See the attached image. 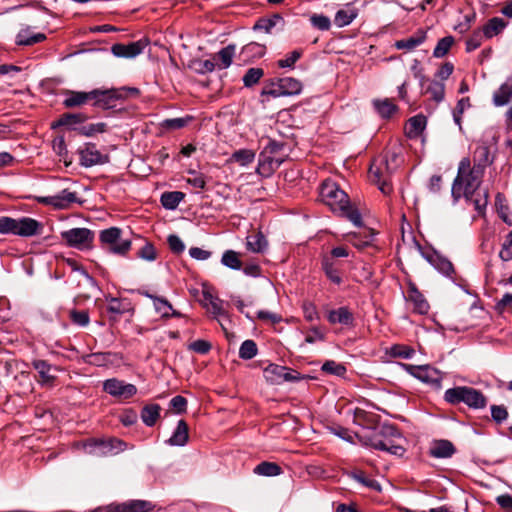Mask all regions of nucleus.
<instances>
[{
    "label": "nucleus",
    "mask_w": 512,
    "mask_h": 512,
    "mask_svg": "<svg viewBox=\"0 0 512 512\" xmlns=\"http://www.w3.org/2000/svg\"><path fill=\"white\" fill-rule=\"evenodd\" d=\"M484 167L475 164L471 167L469 158H463L458 167L457 176L453 181L451 194L455 202L462 196L473 203L475 209L482 213L488 204V192L480 191Z\"/></svg>",
    "instance_id": "f257e3e1"
},
{
    "label": "nucleus",
    "mask_w": 512,
    "mask_h": 512,
    "mask_svg": "<svg viewBox=\"0 0 512 512\" xmlns=\"http://www.w3.org/2000/svg\"><path fill=\"white\" fill-rule=\"evenodd\" d=\"M361 439L365 445L388 452L392 455L401 456L405 452L402 446L403 436L400 431L391 424H382L372 429H367L361 435Z\"/></svg>",
    "instance_id": "f03ea898"
},
{
    "label": "nucleus",
    "mask_w": 512,
    "mask_h": 512,
    "mask_svg": "<svg viewBox=\"0 0 512 512\" xmlns=\"http://www.w3.org/2000/svg\"><path fill=\"white\" fill-rule=\"evenodd\" d=\"M444 400L450 405L464 403L470 409L479 410L487 406V397L478 389L470 386H455L444 393Z\"/></svg>",
    "instance_id": "7ed1b4c3"
},
{
    "label": "nucleus",
    "mask_w": 512,
    "mask_h": 512,
    "mask_svg": "<svg viewBox=\"0 0 512 512\" xmlns=\"http://www.w3.org/2000/svg\"><path fill=\"white\" fill-rule=\"evenodd\" d=\"M42 230V223L36 219L30 217L14 219L8 216H0V234L32 237L41 234Z\"/></svg>",
    "instance_id": "20e7f679"
},
{
    "label": "nucleus",
    "mask_w": 512,
    "mask_h": 512,
    "mask_svg": "<svg viewBox=\"0 0 512 512\" xmlns=\"http://www.w3.org/2000/svg\"><path fill=\"white\" fill-rule=\"evenodd\" d=\"M140 93L138 88L135 87H122L113 89H94L92 94V105L102 109H111L116 106L118 100H124L129 97H136Z\"/></svg>",
    "instance_id": "39448f33"
},
{
    "label": "nucleus",
    "mask_w": 512,
    "mask_h": 512,
    "mask_svg": "<svg viewBox=\"0 0 512 512\" xmlns=\"http://www.w3.org/2000/svg\"><path fill=\"white\" fill-rule=\"evenodd\" d=\"M395 167L390 166L388 156H382L373 160L369 168V176L372 182L378 185L383 194H390L393 190L390 178Z\"/></svg>",
    "instance_id": "423d86ee"
},
{
    "label": "nucleus",
    "mask_w": 512,
    "mask_h": 512,
    "mask_svg": "<svg viewBox=\"0 0 512 512\" xmlns=\"http://www.w3.org/2000/svg\"><path fill=\"white\" fill-rule=\"evenodd\" d=\"M320 196L323 202L335 212L346 207L349 202L346 192L336 182L329 179L322 183Z\"/></svg>",
    "instance_id": "0eeeda50"
},
{
    "label": "nucleus",
    "mask_w": 512,
    "mask_h": 512,
    "mask_svg": "<svg viewBox=\"0 0 512 512\" xmlns=\"http://www.w3.org/2000/svg\"><path fill=\"white\" fill-rule=\"evenodd\" d=\"M121 234L120 228L110 227L100 232L99 239L108 252L124 256L131 248V241L121 239Z\"/></svg>",
    "instance_id": "6e6552de"
},
{
    "label": "nucleus",
    "mask_w": 512,
    "mask_h": 512,
    "mask_svg": "<svg viewBox=\"0 0 512 512\" xmlns=\"http://www.w3.org/2000/svg\"><path fill=\"white\" fill-rule=\"evenodd\" d=\"M61 239L67 246L78 250H86L92 247L95 234L88 228H72L61 232Z\"/></svg>",
    "instance_id": "1a4fd4ad"
},
{
    "label": "nucleus",
    "mask_w": 512,
    "mask_h": 512,
    "mask_svg": "<svg viewBox=\"0 0 512 512\" xmlns=\"http://www.w3.org/2000/svg\"><path fill=\"white\" fill-rule=\"evenodd\" d=\"M125 447L126 443L117 438H110L108 440L90 438L84 443L86 452L97 456L118 453L119 451H123Z\"/></svg>",
    "instance_id": "9d476101"
},
{
    "label": "nucleus",
    "mask_w": 512,
    "mask_h": 512,
    "mask_svg": "<svg viewBox=\"0 0 512 512\" xmlns=\"http://www.w3.org/2000/svg\"><path fill=\"white\" fill-rule=\"evenodd\" d=\"M401 365L406 372L423 383L430 384L436 388L441 386L443 379L442 373L431 365H412L406 363H402Z\"/></svg>",
    "instance_id": "9b49d317"
},
{
    "label": "nucleus",
    "mask_w": 512,
    "mask_h": 512,
    "mask_svg": "<svg viewBox=\"0 0 512 512\" xmlns=\"http://www.w3.org/2000/svg\"><path fill=\"white\" fill-rule=\"evenodd\" d=\"M77 153L79 155V164L85 168L109 162V155L98 150L96 144L92 142L84 143L78 148Z\"/></svg>",
    "instance_id": "f8f14e48"
},
{
    "label": "nucleus",
    "mask_w": 512,
    "mask_h": 512,
    "mask_svg": "<svg viewBox=\"0 0 512 512\" xmlns=\"http://www.w3.org/2000/svg\"><path fill=\"white\" fill-rule=\"evenodd\" d=\"M263 372L265 379L273 385L294 382L300 379L299 372L277 364H269Z\"/></svg>",
    "instance_id": "ddd939ff"
},
{
    "label": "nucleus",
    "mask_w": 512,
    "mask_h": 512,
    "mask_svg": "<svg viewBox=\"0 0 512 512\" xmlns=\"http://www.w3.org/2000/svg\"><path fill=\"white\" fill-rule=\"evenodd\" d=\"M103 390L109 395L127 400L137 393V387L134 384L125 383L117 378H110L104 381Z\"/></svg>",
    "instance_id": "4468645a"
},
{
    "label": "nucleus",
    "mask_w": 512,
    "mask_h": 512,
    "mask_svg": "<svg viewBox=\"0 0 512 512\" xmlns=\"http://www.w3.org/2000/svg\"><path fill=\"white\" fill-rule=\"evenodd\" d=\"M31 365L38 373L39 377L37 378V382L41 386H54V383L57 379L56 373L60 371L57 366L52 365L43 359H34L31 362Z\"/></svg>",
    "instance_id": "2eb2a0df"
},
{
    "label": "nucleus",
    "mask_w": 512,
    "mask_h": 512,
    "mask_svg": "<svg viewBox=\"0 0 512 512\" xmlns=\"http://www.w3.org/2000/svg\"><path fill=\"white\" fill-rule=\"evenodd\" d=\"M155 508L156 505L151 501L140 499L110 504L105 507L106 512H153Z\"/></svg>",
    "instance_id": "dca6fc26"
},
{
    "label": "nucleus",
    "mask_w": 512,
    "mask_h": 512,
    "mask_svg": "<svg viewBox=\"0 0 512 512\" xmlns=\"http://www.w3.org/2000/svg\"><path fill=\"white\" fill-rule=\"evenodd\" d=\"M36 199L38 203L50 205L56 209H67L73 203H81L77 194L69 191L68 189H64L53 196L37 197Z\"/></svg>",
    "instance_id": "f3484780"
},
{
    "label": "nucleus",
    "mask_w": 512,
    "mask_h": 512,
    "mask_svg": "<svg viewBox=\"0 0 512 512\" xmlns=\"http://www.w3.org/2000/svg\"><path fill=\"white\" fill-rule=\"evenodd\" d=\"M422 256L434 266L440 273L451 277L455 270L453 264L435 250L422 251Z\"/></svg>",
    "instance_id": "a211bd4d"
},
{
    "label": "nucleus",
    "mask_w": 512,
    "mask_h": 512,
    "mask_svg": "<svg viewBox=\"0 0 512 512\" xmlns=\"http://www.w3.org/2000/svg\"><path fill=\"white\" fill-rule=\"evenodd\" d=\"M65 98L62 102L63 106L67 109L81 107L92 101L94 95L92 94V90L85 91H75V90H65L63 92Z\"/></svg>",
    "instance_id": "6ab92c4d"
},
{
    "label": "nucleus",
    "mask_w": 512,
    "mask_h": 512,
    "mask_svg": "<svg viewBox=\"0 0 512 512\" xmlns=\"http://www.w3.org/2000/svg\"><path fill=\"white\" fill-rule=\"evenodd\" d=\"M321 268L325 276L334 284L340 285L343 282L341 265L338 260L322 255Z\"/></svg>",
    "instance_id": "aec40b11"
},
{
    "label": "nucleus",
    "mask_w": 512,
    "mask_h": 512,
    "mask_svg": "<svg viewBox=\"0 0 512 512\" xmlns=\"http://www.w3.org/2000/svg\"><path fill=\"white\" fill-rule=\"evenodd\" d=\"M145 48L142 41L130 42L128 44L116 43L112 45L111 52L119 58H134L141 54Z\"/></svg>",
    "instance_id": "412c9836"
},
{
    "label": "nucleus",
    "mask_w": 512,
    "mask_h": 512,
    "mask_svg": "<svg viewBox=\"0 0 512 512\" xmlns=\"http://www.w3.org/2000/svg\"><path fill=\"white\" fill-rule=\"evenodd\" d=\"M284 148L283 142H278L273 139H268L266 146L263 151L260 153V167H264L266 162L272 166L273 164L276 167H279L282 163V160L274 159L272 155L279 153Z\"/></svg>",
    "instance_id": "4be33fe9"
},
{
    "label": "nucleus",
    "mask_w": 512,
    "mask_h": 512,
    "mask_svg": "<svg viewBox=\"0 0 512 512\" xmlns=\"http://www.w3.org/2000/svg\"><path fill=\"white\" fill-rule=\"evenodd\" d=\"M87 119L88 116L84 113H64L51 124V128L67 127L70 130L77 131L79 127L76 126L84 123Z\"/></svg>",
    "instance_id": "5701e85b"
},
{
    "label": "nucleus",
    "mask_w": 512,
    "mask_h": 512,
    "mask_svg": "<svg viewBox=\"0 0 512 512\" xmlns=\"http://www.w3.org/2000/svg\"><path fill=\"white\" fill-rule=\"evenodd\" d=\"M327 320L330 324H341L343 326H353L354 315L347 306L332 309L327 312Z\"/></svg>",
    "instance_id": "b1692460"
},
{
    "label": "nucleus",
    "mask_w": 512,
    "mask_h": 512,
    "mask_svg": "<svg viewBox=\"0 0 512 512\" xmlns=\"http://www.w3.org/2000/svg\"><path fill=\"white\" fill-rule=\"evenodd\" d=\"M407 294H408V300L411 301L414 305L415 312H417L421 315L428 313V311L430 309V305H429L428 301L425 299V297L423 296V294L418 290L417 286L414 283H412V282L408 283Z\"/></svg>",
    "instance_id": "393cba45"
},
{
    "label": "nucleus",
    "mask_w": 512,
    "mask_h": 512,
    "mask_svg": "<svg viewBox=\"0 0 512 512\" xmlns=\"http://www.w3.org/2000/svg\"><path fill=\"white\" fill-rule=\"evenodd\" d=\"M46 40L44 33H34L30 26H25L16 35L15 43L18 46H32Z\"/></svg>",
    "instance_id": "a878e982"
},
{
    "label": "nucleus",
    "mask_w": 512,
    "mask_h": 512,
    "mask_svg": "<svg viewBox=\"0 0 512 512\" xmlns=\"http://www.w3.org/2000/svg\"><path fill=\"white\" fill-rule=\"evenodd\" d=\"M512 101V76L508 77L504 83L493 93L492 102L496 107L509 104Z\"/></svg>",
    "instance_id": "bb28decb"
},
{
    "label": "nucleus",
    "mask_w": 512,
    "mask_h": 512,
    "mask_svg": "<svg viewBox=\"0 0 512 512\" xmlns=\"http://www.w3.org/2000/svg\"><path fill=\"white\" fill-rule=\"evenodd\" d=\"M426 38V32L422 29H419L412 36L405 39L397 40L394 46L398 50H405L407 52H410L414 50L416 47L423 44Z\"/></svg>",
    "instance_id": "cd10ccee"
},
{
    "label": "nucleus",
    "mask_w": 512,
    "mask_h": 512,
    "mask_svg": "<svg viewBox=\"0 0 512 512\" xmlns=\"http://www.w3.org/2000/svg\"><path fill=\"white\" fill-rule=\"evenodd\" d=\"M266 53V46L257 42H250L242 47L239 57L244 62H252L263 57Z\"/></svg>",
    "instance_id": "c85d7f7f"
},
{
    "label": "nucleus",
    "mask_w": 512,
    "mask_h": 512,
    "mask_svg": "<svg viewBox=\"0 0 512 512\" xmlns=\"http://www.w3.org/2000/svg\"><path fill=\"white\" fill-rule=\"evenodd\" d=\"M189 440V428L185 420H179L178 424L167 440V443L171 446H184Z\"/></svg>",
    "instance_id": "c756f323"
},
{
    "label": "nucleus",
    "mask_w": 512,
    "mask_h": 512,
    "mask_svg": "<svg viewBox=\"0 0 512 512\" xmlns=\"http://www.w3.org/2000/svg\"><path fill=\"white\" fill-rule=\"evenodd\" d=\"M278 83L282 97L298 95L303 89L301 81L293 77L278 78Z\"/></svg>",
    "instance_id": "7c9ffc66"
},
{
    "label": "nucleus",
    "mask_w": 512,
    "mask_h": 512,
    "mask_svg": "<svg viewBox=\"0 0 512 512\" xmlns=\"http://www.w3.org/2000/svg\"><path fill=\"white\" fill-rule=\"evenodd\" d=\"M508 22L500 17H493L483 26L482 32L485 38L491 39L499 35L507 27Z\"/></svg>",
    "instance_id": "2f4dec72"
},
{
    "label": "nucleus",
    "mask_w": 512,
    "mask_h": 512,
    "mask_svg": "<svg viewBox=\"0 0 512 512\" xmlns=\"http://www.w3.org/2000/svg\"><path fill=\"white\" fill-rule=\"evenodd\" d=\"M247 250L254 253H262L266 250L268 242L264 234L260 231L250 234L246 238Z\"/></svg>",
    "instance_id": "473e14b6"
},
{
    "label": "nucleus",
    "mask_w": 512,
    "mask_h": 512,
    "mask_svg": "<svg viewBox=\"0 0 512 512\" xmlns=\"http://www.w3.org/2000/svg\"><path fill=\"white\" fill-rule=\"evenodd\" d=\"M456 449L452 442L448 440H439L434 443L430 454L436 458H448L455 453Z\"/></svg>",
    "instance_id": "72a5a7b5"
},
{
    "label": "nucleus",
    "mask_w": 512,
    "mask_h": 512,
    "mask_svg": "<svg viewBox=\"0 0 512 512\" xmlns=\"http://www.w3.org/2000/svg\"><path fill=\"white\" fill-rule=\"evenodd\" d=\"M236 45L229 44L226 47L222 48L213 58V60H219L220 63L216 64L219 69L228 68L233 61V57L235 55Z\"/></svg>",
    "instance_id": "f704fd0d"
},
{
    "label": "nucleus",
    "mask_w": 512,
    "mask_h": 512,
    "mask_svg": "<svg viewBox=\"0 0 512 512\" xmlns=\"http://www.w3.org/2000/svg\"><path fill=\"white\" fill-rule=\"evenodd\" d=\"M160 411L161 407L158 404L145 405L141 411L143 423L148 427L154 426L160 417Z\"/></svg>",
    "instance_id": "c9c22d12"
},
{
    "label": "nucleus",
    "mask_w": 512,
    "mask_h": 512,
    "mask_svg": "<svg viewBox=\"0 0 512 512\" xmlns=\"http://www.w3.org/2000/svg\"><path fill=\"white\" fill-rule=\"evenodd\" d=\"M203 306L215 316L224 315L223 301L209 292L203 293Z\"/></svg>",
    "instance_id": "e433bc0d"
},
{
    "label": "nucleus",
    "mask_w": 512,
    "mask_h": 512,
    "mask_svg": "<svg viewBox=\"0 0 512 512\" xmlns=\"http://www.w3.org/2000/svg\"><path fill=\"white\" fill-rule=\"evenodd\" d=\"M185 194L181 191L164 192L161 195V204L168 210H174L178 207L180 202L184 199Z\"/></svg>",
    "instance_id": "4c0bfd02"
},
{
    "label": "nucleus",
    "mask_w": 512,
    "mask_h": 512,
    "mask_svg": "<svg viewBox=\"0 0 512 512\" xmlns=\"http://www.w3.org/2000/svg\"><path fill=\"white\" fill-rule=\"evenodd\" d=\"M426 117L423 115H416L409 119L407 127V136L409 138L418 137L426 127Z\"/></svg>",
    "instance_id": "58836bf2"
},
{
    "label": "nucleus",
    "mask_w": 512,
    "mask_h": 512,
    "mask_svg": "<svg viewBox=\"0 0 512 512\" xmlns=\"http://www.w3.org/2000/svg\"><path fill=\"white\" fill-rule=\"evenodd\" d=\"M253 472L257 475L273 477L282 473V468L274 462L263 461L255 466Z\"/></svg>",
    "instance_id": "ea45409f"
},
{
    "label": "nucleus",
    "mask_w": 512,
    "mask_h": 512,
    "mask_svg": "<svg viewBox=\"0 0 512 512\" xmlns=\"http://www.w3.org/2000/svg\"><path fill=\"white\" fill-rule=\"evenodd\" d=\"M373 106L382 118H389L397 111V106L388 98L383 100H374Z\"/></svg>",
    "instance_id": "a19ab883"
},
{
    "label": "nucleus",
    "mask_w": 512,
    "mask_h": 512,
    "mask_svg": "<svg viewBox=\"0 0 512 512\" xmlns=\"http://www.w3.org/2000/svg\"><path fill=\"white\" fill-rule=\"evenodd\" d=\"M357 10L355 8L340 9L336 12L334 22L338 27L349 25L356 17Z\"/></svg>",
    "instance_id": "79ce46f5"
},
{
    "label": "nucleus",
    "mask_w": 512,
    "mask_h": 512,
    "mask_svg": "<svg viewBox=\"0 0 512 512\" xmlns=\"http://www.w3.org/2000/svg\"><path fill=\"white\" fill-rule=\"evenodd\" d=\"M347 240L357 249H364L372 244L373 234L368 232L364 235L357 233H350L347 235Z\"/></svg>",
    "instance_id": "37998d69"
},
{
    "label": "nucleus",
    "mask_w": 512,
    "mask_h": 512,
    "mask_svg": "<svg viewBox=\"0 0 512 512\" xmlns=\"http://www.w3.org/2000/svg\"><path fill=\"white\" fill-rule=\"evenodd\" d=\"M263 76H264V70L262 68H259V67L249 68L245 72V74L242 78L243 84L247 88L253 87L261 80V78Z\"/></svg>",
    "instance_id": "c03bdc74"
},
{
    "label": "nucleus",
    "mask_w": 512,
    "mask_h": 512,
    "mask_svg": "<svg viewBox=\"0 0 512 512\" xmlns=\"http://www.w3.org/2000/svg\"><path fill=\"white\" fill-rule=\"evenodd\" d=\"M221 263L233 270H240L242 268L239 254L234 250H226L222 255Z\"/></svg>",
    "instance_id": "a18cd8bd"
},
{
    "label": "nucleus",
    "mask_w": 512,
    "mask_h": 512,
    "mask_svg": "<svg viewBox=\"0 0 512 512\" xmlns=\"http://www.w3.org/2000/svg\"><path fill=\"white\" fill-rule=\"evenodd\" d=\"M145 296L153 299L154 307L158 313L161 314L162 317L168 318L170 317V311L172 310V305L165 299L157 296H153L148 292L144 293Z\"/></svg>",
    "instance_id": "49530a36"
},
{
    "label": "nucleus",
    "mask_w": 512,
    "mask_h": 512,
    "mask_svg": "<svg viewBox=\"0 0 512 512\" xmlns=\"http://www.w3.org/2000/svg\"><path fill=\"white\" fill-rule=\"evenodd\" d=\"M283 18L280 14H273L270 18H261L254 25V30H264L266 33H270L272 28L277 22L282 21Z\"/></svg>",
    "instance_id": "de8ad7c7"
},
{
    "label": "nucleus",
    "mask_w": 512,
    "mask_h": 512,
    "mask_svg": "<svg viewBox=\"0 0 512 512\" xmlns=\"http://www.w3.org/2000/svg\"><path fill=\"white\" fill-rule=\"evenodd\" d=\"M389 354L394 358L410 359L414 356L415 350L408 345L395 344L391 346Z\"/></svg>",
    "instance_id": "09e8293b"
},
{
    "label": "nucleus",
    "mask_w": 512,
    "mask_h": 512,
    "mask_svg": "<svg viewBox=\"0 0 512 512\" xmlns=\"http://www.w3.org/2000/svg\"><path fill=\"white\" fill-rule=\"evenodd\" d=\"M107 130V124L104 122L92 123L77 129L78 134L86 137H92L98 133H104Z\"/></svg>",
    "instance_id": "8fccbe9b"
},
{
    "label": "nucleus",
    "mask_w": 512,
    "mask_h": 512,
    "mask_svg": "<svg viewBox=\"0 0 512 512\" xmlns=\"http://www.w3.org/2000/svg\"><path fill=\"white\" fill-rule=\"evenodd\" d=\"M453 43H454V38L452 36H446V37L441 38L437 42L436 47L434 48L433 56L436 58L444 57L451 49Z\"/></svg>",
    "instance_id": "3c124183"
},
{
    "label": "nucleus",
    "mask_w": 512,
    "mask_h": 512,
    "mask_svg": "<svg viewBox=\"0 0 512 512\" xmlns=\"http://www.w3.org/2000/svg\"><path fill=\"white\" fill-rule=\"evenodd\" d=\"M321 369L323 372H325L327 374L335 375L338 377H344L347 372L345 365H343L342 363L333 361V360L326 361L322 365Z\"/></svg>",
    "instance_id": "603ef678"
},
{
    "label": "nucleus",
    "mask_w": 512,
    "mask_h": 512,
    "mask_svg": "<svg viewBox=\"0 0 512 512\" xmlns=\"http://www.w3.org/2000/svg\"><path fill=\"white\" fill-rule=\"evenodd\" d=\"M278 78L270 79L265 82L264 87L261 90L260 95L262 97L264 96H270L273 98H279L282 97L281 93V87L278 86Z\"/></svg>",
    "instance_id": "864d4df0"
},
{
    "label": "nucleus",
    "mask_w": 512,
    "mask_h": 512,
    "mask_svg": "<svg viewBox=\"0 0 512 512\" xmlns=\"http://www.w3.org/2000/svg\"><path fill=\"white\" fill-rule=\"evenodd\" d=\"M426 93L430 94L435 102L440 103L445 96V85L439 81H432L427 87Z\"/></svg>",
    "instance_id": "5fc2aeb1"
},
{
    "label": "nucleus",
    "mask_w": 512,
    "mask_h": 512,
    "mask_svg": "<svg viewBox=\"0 0 512 512\" xmlns=\"http://www.w3.org/2000/svg\"><path fill=\"white\" fill-rule=\"evenodd\" d=\"M258 348L253 340H245L239 349V357L244 360H250L257 355Z\"/></svg>",
    "instance_id": "6e6d98bb"
},
{
    "label": "nucleus",
    "mask_w": 512,
    "mask_h": 512,
    "mask_svg": "<svg viewBox=\"0 0 512 512\" xmlns=\"http://www.w3.org/2000/svg\"><path fill=\"white\" fill-rule=\"evenodd\" d=\"M254 158L255 153L249 149L237 150L232 154L231 157L233 161L239 163L241 166H247L248 164L252 163Z\"/></svg>",
    "instance_id": "4d7b16f0"
},
{
    "label": "nucleus",
    "mask_w": 512,
    "mask_h": 512,
    "mask_svg": "<svg viewBox=\"0 0 512 512\" xmlns=\"http://www.w3.org/2000/svg\"><path fill=\"white\" fill-rule=\"evenodd\" d=\"M351 477L358 481L359 483H361L362 485H364L365 487H368L376 491L381 490L380 484L376 480L366 477L365 473L361 470H355L351 472Z\"/></svg>",
    "instance_id": "13d9d810"
},
{
    "label": "nucleus",
    "mask_w": 512,
    "mask_h": 512,
    "mask_svg": "<svg viewBox=\"0 0 512 512\" xmlns=\"http://www.w3.org/2000/svg\"><path fill=\"white\" fill-rule=\"evenodd\" d=\"M303 51L296 49L286 55L285 58L277 61L279 68H293L295 63L302 57Z\"/></svg>",
    "instance_id": "bf43d9fd"
},
{
    "label": "nucleus",
    "mask_w": 512,
    "mask_h": 512,
    "mask_svg": "<svg viewBox=\"0 0 512 512\" xmlns=\"http://www.w3.org/2000/svg\"><path fill=\"white\" fill-rule=\"evenodd\" d=\"M342 215H344L347 219H349L354 225L361 226L362 225V217L359 211L356 208H353L350 205V201L347 203V206L343 209H340Z\"/></svg>",
    "instance_id": "052dcab7"
},
{
    "label": "nucleus",
    "mask_w": 512,
    "mask_h": 512,
    "mask_svg": "<svg viewBox=\"0 0 512 512\" xmlns=\"http://www.w3.org/2000/svg\"><path fill=\"white\" fill-rule=\"evenodd\" d=\"M470 107V99L468 97L458 100L455 109L453 110L454 122L461 128L462 114Z\"/></svg>",
    "instance_id": "680f3d73"
},
{
    "label": "nucleus",
    "mask_w": 512,
    "mask_h": 512,
    "mask_svg": "<svg viewBox=\"0 0 512 512\" xmlns=\"http://www.w3.org/2000/svg\"><path fill=\"white\" fill-rule=\"evenodd\" d=\"M483 38H485V36L483 35L482 30H475L466 40V51L472 52L479 48L482 44Z\"/></svg>",
    "instance_id": "e2e57ef3"
},
{
    "label": "nucleus",
    "mask_w": 512,
    "mask_h": 512,
    "mask_svg": "<svg viewBox=\"0 0 512 512\" xmlns=\"http://www.w3.org/2000/svg\"><path fill=\"white\" fill-rule=\"evenodd\" d=\"M137 256L146 261H154L157 258V252L151 242H145L137 252Z\"/></svg>",
    "instance_id": "0e129e2a"
},
{
    "label": "nucleus",
    "mask_w": 512,
    "mask_h": 512,
    "mask_svg": "<svg viewBox=\"0 0 512 512\" xmlns=\"http://www.w3.org/2000/svg\"><path fill=\"white\" fill-rule=\"evenodd\" d=\"M216 67L214 60H195L193 68L198 74H206L213 72Z\"/></svg>",
    "instance_id": "69168bd1"
},
{
    "label": "nucleus",
    "mask_w": 512,
    "mask_h": 512,
    "mask_svg": "<svg viewBox=\"0 0 512 512\" xmlns=\"http://www.w3.org/2000/svg\"><path fill=\"white\" fill-rule=\"evenodd\" d=\"M499 257L503 261L512 260V231L509 232L508 235L505 237V240L499 252Z\"/></svg>",
    "instance_id": "338daca9"
},
{
    "label": "nucleus",
    "mask_w": 512,
    "mask_h": 512,
    "mask_svg": "<svg viewBox=\"0 0 512 512\" xmlns=\"http://www.w3.org/2000/svg\"><path fill=\"white\" fill-rule=\"evenodd\" d=\"M491 417L497 424L503 423L508 417V411L504 405H492Z\"/></svg>",
    "instance_id": "774afa93"
}]
</instances>
